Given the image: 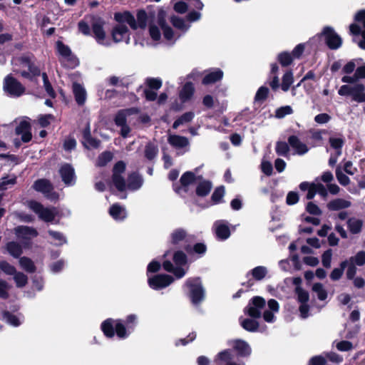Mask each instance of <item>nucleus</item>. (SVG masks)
<instances>
[{"instance_id":"f257e3e1","label":"nucleus","mask_w":365,"mask_h":365,"mask_svg":"<svg viewBox=\"0 0 365 365\" xmlns=\"http://www.w3.org/2000/svg\"><path fill=\"white\" fill-rule=\"evenodd\" d=\"M165 13L160 11L156 20L150 21L149 34L154 41H159L161 39L162 31L163 38L168 44L173 45L180 37V35L174 33L173 29L166 24L165 21Z\"/></svg>"},{"instance_id":"f03ea898","label":"nucleus","mask_w":365,"mask_h":365,"mask_svg":"<svg viewBox=\"0 0 365 365\" xmlns=\"http://www.w3.org/2000/svg\"><path fill=\"white\" fill-rule=\"evenodd\" d=\"M115 19L118 24L113 27L111 32L113 41L115 43L125 41L126 43H129L130 33L126 24L132 29H136L137 26L134 16L129 12L117 13L115 14Z\"/></svg>"},{"instance_id":"7ed1b4c3","label":"nucleus","mask_w":365,"mask_h":365,"mask_svg":"<svg viewBox=\"0 0 365 365\" xmlns=\"http://www.w3.org/2000/svg\"><path fill=\"white\" fill-rule=\"evenodd\" d=\"M125 170V164L122 162H118L113 168V182L115 187L119 191H123L126 187L131 190H136L139 189L143 185V179L140 175L136 173H133L129 175L128 179V184L126 185L121 174Z\"/></svg>"},{"instance_id":"20e7f679","label":"nucleus","mask_w":365,"mask_h":365,"mask_svg":"<svg viewBox=\"0 0 365 365\" xmlns=\"http://www.w3.org/2000/svg\"><path fill=\"white\" fill-rule=\"evenodd\" d=\"M356 24L349 26L350 33L355 36L354 41L358 46L365 50V10L359 11L355 15Z\"/></svg>"},{"instance_id":"39448f33","label":"nucleus","mask_w":365,"mask_h":365,"mask_svg":"<svg viewBox=\"0 0 365 365\" xmlns=\"http://www.w3.org/2000/svg\"><path fill=\"white\" fill-rule=\"evenodd\" d=\"M101 329L103 334L109 338L114 336V329L117 336L120 339L128 337L130 334L129 331H127L120 319H108L105 320L101 324Z\"/></svg>"},{"instance_id":"423d86ee","label":"nucleus","mask_w":365,"mask_h":365,"mask_svg":"<svg viewBox=\"0 0 365 365\" xmlns=\"http://www.w3.org/2000/svg\"><path fill=\"white\" fill-rule=\"evenodd\" d=\"M338 93L342 96H349L358 103L365 101V87L361 83L354 82L343 85L339 89Z\"/></svg>"},{"instance_id":"0eeeda50","label":"nucleus","mask_w":365,"mask_h":365,"mask_svg":"<svg viewBox=\"0 0 365 365\" xmlns=\"http://www.w3.org/2000/svg\"><path fill=\"white\" fill-rule=\"evenodd\" d=\"M173 261L176 267H174L173 264L170 261H165L163 264L164 269L173 273L177 278L183 277L186 273V270L182 267L187 263L185 254L182 251L175 252L173 255Z\"/></svg>"},{"instance_id":"6e6552de","label":"nucleus","mask_w":365,"mask_h":365,"mask_svg":"<svg viewBox=\"0 0 365 365\" xmlns=\"http://www.w3.org/2000/svg\"><path fill=\"white\" fill-rule=\"evenodd\" d=\"M184 287L187 290L192 304H197L204 299L205 290L200 278L187 279Z\"/></svg>"},{"instance_id":"1a4fd4ad","label":"nucleus","mask_w":365,"mask_h":365,"mask_svg":"<svg viewBox=\"0 0 365 365\" xmlns=\"http://www.w3.org/2000/svg\"><path fill=\"white\" fill-rule=\"evenodd\" d=\"M28 207L34 212L38 217L44 222H51L57 215V210L54 207H45L36 201L28 202Z\"/></svg>"},{"instance_id":"9d476101","label":"nucleus","mask_w":365,"mask_h":365,"mask_svg":"<svg viewBox=\"0 0 365 365\" xmlns=\"http://www.w3.org/2000/svg\"><path fill=\"white\" fill-rule=\"evenodd\" d=\"M14 234L24 247L28 248L31 245V240L37 237L38 232L34 227L21 225L14 228Z\"/></svg>"},{"instance_id":"9b49d317","label":"nucleus","mask_w":365,"mask_h":365,"mask_svg":"<svg viewBox=\"0 0 365 365\" xmlns=\"http://www.w3.org/2000/svg\"><path fill=\"white\" fill-rule=\"evenodd\" d=\"M4 90L11 96L19 97L24 93L25 88L12 76H7L4 79Z\"/></svg>"},{"instance_id":"f8f14e48","label":"nucleus","mask_w":365,"mask_h":365,"mask_svg":"<svg viewBox=\"0 0 365 365\" xmlns=\"http://www.w3.org/2000/svg\"><path fill=\"white\" fill-rule=\"evenodd\" d=\"M57 51L61 56V61L65 65L70 68L76 67L78 63V59L72 55L70 48L64 45L61 41L56 43Z\"/></svg>"},{"instance_id":"ddd939ff","label":"nucleus","mask_w":365,"mask_h":365,"mask_svg":"<svg viewBox=\"0 0 365 365\" xmlns=\"http://www.w3.org/2000/svg\"><path fill=\"white\" fill-rule=\"evenodd\" d=\"M265 306V300L261 297H253L247 307L245 309V313L252 318H259L261 317L262 309Z\"/></svg>"},{"instance_id":"4468645a","label":"nucleus","mask_w":365,"mask_h":365,"mask_svg":"<svg viewBox=\"0 0 365 365\" xmlns=\"http://www.w3.org/2000/svg\"><path fill=\"white\" fill-rule=\"evenodd\" d=\"M168 142L179 154H183L189 150L190 142L186 137L170 134Z\"/></svg>"},{"instance_id":"2eb2a0df","label":"nucleus","mask_w":365,"mask_h":365,"mask_svg":"<svg viewBox=\"0 0 365 365\" xmlns=\"http://www.w3.org/2000/svg\"><path fill=\"white\" fill-rule=\"evenodd\" d=\"M173 282V278L168 274H155L149 277L148 282L149 286L155 290L167 287Z\"/></svg>"},{"instance_id":"dca6fc26","label":"nucleus","mask_w":365,"mask_h":365,"mask_svg":"<svg viewBox=\"0 0 365 365\" xmlns=\"http://www.w3.org/2000/svg\"><path fill=\"white\" fill-rule=\"evenodd\" d=\"M34 188L42 192L47 198L56 200L58 198V194L53 190V186L50 182L45 179L36 180L34 184Z\"/></svg>"},{"instance_id":"f3484780","label":"nucleus","mask_w":365,"mask_h":365,"mask_svg":"<svg viewBox=\"0 0 365 365\" xmlns=\"http://www.w3.org/2000/svg\"><path fill=\"white\" fill-rule=\"evenodd\" d=\"M324 36L326 43L331 49H337L341 45V37L331 27H325L322 34Z\"/></svg>"},{"instance_id":"a211bd4d","label":"nucleus","mask_w":365,"mask_h":365,"mask_svg":"<svg viewBox=\"0 0 365 365\" xmlns=\"http://www.w3.org/2000/svg\"><path fill=\"white\" fill-rule=\"evenodd\" d=\"M103 23L101 20L94 21L92 24V29L96 41L103 46L110 45V40L106 38V33L103 29Z\"/></svg>"},{"instance_id":"6ab92c4d","label":"nucleus","mask_w":365,"mask_h":365,"mask_svg":"<svg viewBox=\"0 0 365 365\" xmlns=\"http://www.w3.org/2000/svg\"><path fill=\"white\" fill-rule=\"evenodd\" d=\"M59 173L63 182L67 185H72L75 182L76 177L74 169L68 164H64L59 170Z\"/></svg>"},{"instance_id":"aec40b11","label":"nucleus","mask_w":365,"mask_h":365,"mask_svg":"<svg viewBox=\"0 0 365 365\" xmlns=\"http://www.w3.org/2000/svg\"><path fill=\"white\" fill-rule=\"evenodd\" d=\"M139 110L136 108L121 110L115 117V125L118 127L127 124L129 117L132 115H138Z\"/></svg>"},{"instance_id":"412c9836","label":"nucleus","mask_w":365,"mask_h":365,"mask_svg":"<svg viewBox=\"0 0 365 365\" xmlns=\"http://www.w3.org/2000/svg\"><path fill=\"white\" fill-rule=\"evenodd\" d=\"M229 345L233 347V349L237 351L240 356H248L251 354V348L249 344L240 339L232 340L229 341Z\"/></svg>"},{"instance_id":"4be33fe9","label":"nucleus","mask_w":365,"mask_h":365,"mask_svg":"<svg viewBox=\"0 0 365 365\" xmlns=\"http://www.w3.org/2000/svg\"><path fill=\"white\" fill-rule=\"evenodd\" d=\"M213 230L217 238L226 240L230 235V231L227 222L224 220H217L213 225Z\"/></svg>"},{"instance_id":"5701e85b","label":"nucleus","mask_w":365,"mask_h":365,"mask_svg":"<svg viewBox=\"0 0 365 365\" xmlns=\"http://www.w3.org/2000/svg\"><path fill=\"white\" fill-rule=\"evenodd\" d=\"M199 178H197L195 174L192 172L185 173L180 178V187H175L174 189L178 193H181L182 191L186 192L187 187L193 183L197 182Z\"/></svg>"},{"instance_id":"b1692460","label":"nucleus","mask_w":365,"mask_h":365,"mask_svg":"<svg viewBox=\"0 0 365 365\" xmlns=\"http://www.w3.org/2000/svg\"><path fill=\"white\" fill-rule=\"evenodd\" d=\"M269 309L263 313V319L268 323H272L275 321L274 314L279 312V304L275 299H270L267 303Z\"/></svg>"},{"instance_id":"393cba45","label":"nucleus","mask_w":365,"mask_h":365,"mask_svg":"<svg viewBox=\"0 0 365 365\" xmlns=\"http://www.w3.org/2000/svg\"><path fill=\"white\" fill-rule=\"evenodd\" d=\"M215 361L217 362L224 363L225 365H245L244 362H236L233 361V354L230 349L220 352Z\"/></svg>"},{"instance_id":"a878e982","label":"nucleus","mask_w":365,"mask_h":365,"mask_svg":"<svg viewBox=\"0 0 365 365\" xmlns=\"http://www.w3.org/2000/svg\"><path fill=\"white\" fill-rule=\"evenodd\" d=\"M48 234L50 243L55 246H61L67 242L66 236L60 232L49 230Z\"/></svg>"},{"instance_id":"bb28decb","label":"nucleus","mask_w":365,"mask_h":365,"mask_svg":"<svg viewBox=\"0 0 365 365\" xmlns=\"http://www.w3.org/2000/svg\"><path fill=\"white\" fill-rule=\"evenodd\" d=\"M289 143L290 146L295 150L298 155H304L308 151L307 146L301 142L297 137L292 135L289 138Z\"/></svg>"},{"instance_id":"cd10ccee","label":"nucleus","mask_w":365,"mask_h":365,"mask_svg":"<svg viewBox=\"0 0 365 365\" xmlns=\"http://www.w3.org/2000/svg\"><path fill=\"white\" fill-rule=\"evenodd\" d=\"M360 78H365V64L361 66L358 65L354 76H345L342 78L341 81L344 83H352Z\"/></svg>"},{"instance_id":"c85d7f7f","label":"nucleus","mask_w":365,"mask_h":365,"mask_svg":"<svg viewBox=\"0 0 365 365\" xmlns=\"http://www.w3.org/2000/svg\"><path fill=\"white\" fill-rule=\"evenodd\" d=\"M109 213L115 220H123L127 216L125 207L118 204L113 205L109 210Z\"/></svg>"},{"instance_id":"c756f323","label":"nucleus","mask_w":365,"mask_h":365,"mask_svg":"<svg viewBox=\"0 0 365 365\" xmlns=\"http://www.w3.org/2000/svg\"><path fill=\"white\" fill-rule=\"evenodd\" d=\"M73 91L76 101L78 105L84 104L86 100V91L80 84L74 83L73 84Z\"/></svg>"},{"instance_id":"7c9ffc66","label":"nucleus","mask_w":365,"mask_h":365,"mask_svg":"<svg viewBox=\"0 0 365 365\" xmlns=\"http://www.w3.org/2000/svg\"><path fill=\"white\" fill-rule=\"evenodd\" d=\"M223 76V72L220 69H215L207 73L202 79V83L208 85L220 81Z\"/></svg>"},{"instance_id":"2f4dec72","label":"nucleus","mask_w":365,"mask_h":365,"mask_svg":"<svg viewBox=\"0 0 365 365\" xmlns=\"http://www.w3.org/2000/svg\"><path fill=\"white\" fill-rule=\"evenodd\" d=\"M3 319L6 323L14 327H19L24 321V317L21 314L15 315L8 312L4 313Z\"/></svg>"},{"instance_id":"473e14b6","label":"nucleus","mask_w":365,"mask_h":365,"mask_svg":"<svg viewBox=\"0 0 365 365\" xmlns=\"http://www.w3.org/2000/svg\"><path fill=\"white\" fill-rule=\"evenodd\" d=\"M351 205V203L349 200L337 198L329 202L327 205V207L331 210H339L341 209L349 207Z\"/></svg>"},{"instance_id":"72a5a7b5","label":"nucleus","mask_w":365,"mask_h":365,"mask_svg":"<svg viewBox=\"0 0 365 365\" xmlns=\"http://www.w3.org/2000/svg\"><path fill=\"white\" fill-rule=\"evenodd\" d=\"M194 86L192 83H186L180 91V98L182 102H185L191 98L194 93Z\"/></svg>"},{"instance_id":"f704fd0d","label":"nucleus","mask_w":365,"mask_h":365,"mask_svg":"<svg viewBox=\"0 0 365 365\" xmlns=\"http://www.w3.org/2000/svg\"><path fill=\"white\" fill-rule=\"evenodd\" d=\"M188 237L185 230L178 229L173 231L171 234V243L173 245H179L182 242H187Z\"/></svg>"},{"instance_id":"c9c22d12","label":"nucleus","mask_w":365,"mask_h":365,"mask_svg":"<svg viewBox=\"0 0 365 365\" xmlns=\"http://www.w3.org/2000/svg\"><path fill=\"white\" fill-rule=\"evenodd\" d=\"M240 322L241 326L245 330L251 332H255L259 331V324L254 319H240Z\"/></svg>"},{"instance_id":"e433bc0d","label":"nucleus","mask_w":365,"mask_h":365,"mask_svg":"<svg viewBox=\"0 0 365 365\" xmlns=\"http://www.w3.org/2000/svg\"><path fill=\"white\" fill-rule=\"evenodd\" d=\"M23 245L16 242H9L6 245V250L14 257H19L23 252Z\"/></svg>"},{"instance_id":"4c0bfd02","label":"nucleus","mask_w":365,"mask_h":365,"mask_svg":"<svg viewBox=\"0 0 365 365\" xmlns=\"http://www.w3.org/2000/svg\"><path fill=\"white\" fill-rule=\"evenodd\" d=\"M362 225V220L356 217L349 218L347 221L348 228L352 234L359 233L361 230Z\"/></svg>"},{"instance_id":"58836bf2","label":"nucleus","mask_w":365,"mask_h":365,"mask_svg":"<svg viewBox=\"0 0 365 365\" xmlns=\"http://www.w3.org/2000/svg\"><path fill=\"white\" fill-rule=\"evenodd\" d=\"M268 273V269L266 267L264 266H257L252 269L250 274L252 276L253 279L257 281H261L265 278ZM249 273L247 274V275Z\"/></svg>"},{"instance_id":"ea45409f","label":"nucleus","mask_w":365,"mask_h":365,"mask_svg":"<svg viewBox=\"0 0 365 365\" xmlns=\"http://www.w3.org/2000/svg\"><path fill=\"white\" fill-rule=\"evenodd\" d=\"M329 143L331 147L335 150L337 156H340L341 155V148L344 143V138L341 137H331L329 138Z\"/></svg>"},{"instance_id":"a19ab883","label":"nucleus","mask_w":365,"mask_h":365,"mask_svg":"<svg viewBox=\"0 0 365 365\" xmlns=\"http://www.w3.org/2000/svg\"><path fill=\"white\" fill-rule=\"evenodd\" d=\"M212 188V185L209 181L203 180L199 182L196 188V193L198 196H205L208 195Z\"/></svg>"},{"instance_id":"79ce46f5","label":"nucleus","mask_w":365,"mask_h":365,"mask_svg":"<svg viewBox=\"0 0 365 365\" xmlns=\"http://www.w3.org/2000/svg\"><path fill=\"white\" fill-rule=\"evenodd\" d=\"M171 22L176 29L181 30L183 32L187 31L190 27V24H187L182 19L178 16H173L171 18Z\"/></svg>"},{"instance_id":"37998d69","label":"nucleus","mask_w":365,"mask_h":365,"mask_svg":"<svg viewBox=\"0 0 365 365\" xmlns=\"http://www.w3.org/2000/svg\"><path fill=\"white\" fill-rule=\"evenodd\" d=\"M193 118L194 113L192 112L185 113L174 122L173 128L176 129L180 125L190 122Z\"/></svg>"},{"instance_id":"c03bdc74","label":"nucleus","mask_w":365,"mask_h":365,"mask_svg":"<svg viewBox=\"0 0 365 365\" xmlns=\"http://www.w3.org/2000/svg\"><path fill=\"white\" fill-rule=\"evenodd\" d=\"M19 264L21 268L28 272H34L36 270V267L33 261L26 257H21L19 259Z\"/></svg>"},{"instance_id":"a18cd8bd","label":"nucleus","mask_w":365,"mask_h":365,"mask_svg":"<svg viewBox=\"0 0 365 365\" xmlns=\"http://www.w3.org/2000/svg\"><path fill=\"white\" fill-rule=\"evenodd\" d=\"M150 17V16H148L145 11H139L137 14V21L135 20L137 28L145 29Z\"/></svg>"},{"instance_id":"49530a36","label":"nucleus","mask_w":365,"mask_h":365,"mask_svg":"<svg viewBox=\"0 0 365 365\" xmlns=\"http://www.w3.org/2000/svg\"><path fill=\"white\" fill-rule=\"evenodd\" d=\"M16 182V178L14 175H11L8 177L1 178L0 180V190H4Z\"/></svg>"},{"instance_id":"de8ad7c7","label":"nucleus","mask_w":365,"mask_h":365,"mask_svg":"<svg viewBox=\"0 0 365 365\" xmlns=\"http://www.w3.org/2000/svg\"><path fill=\"white\" fill-rule=\"evenodd\" d=\"M346 261L354 265L363 266L365 264V252L359 251L356 255L350 257L349 259Z\"/></svg>"},{"instance_id":"09e8293b","label":"nucleus","mask_w":365,"mask_h":365,"mask_svg":"<svg viewBox=\"0 0 365 365\" xmlns=\"http://www.w3.org/2000/svg\"><path fill=\"white\" fill-rule=\"evenodd\" d=\"M293 81V73L291 71L285 73L282 77V83L281 85L282 91H287L289 89L290 86L292 84Z\"/></svg>"},{"instance_id":"8fccbe9b","label":"nucleus","mask_w":365,"mask_h":365,"mask_svg":"<svg viewBox=\"0 0 365 365\" xmlns=\"http://www.w3.org/2000/svg\"><path fill=\"white\" fill-rule=\"evenodd\" d=\"M347 264V261H344L340 264L339 268H334L330 274V278L334 281L339 280L341 277Z\"/></svg>"},{"instance_id":"3c124183","label":"nucleus","mask_w":365,"mask_h":365,"mask_svg":"<svg viewBox=\"0 0 365 365\" xmlns=\"http://www.w3.org/2000/svg\"><path fill=\"white\" fill-rule=\"evenodd\" d=\"M158 152V147L152 143H148L146 145L145 148V156L148 160H153L154 159Z\"/></svg>"},{"instance_id":"603ef678","label":"nucleus","mask_w":365,"mask_h":365,"mask_svg":"<svg viewBox=\"0 0 365 365\" xmlns=\"http://www.w3.org/2000/svg\"><path fill=\"white\" fill-rule=\"evenodd\" d=\"M312 290L317 294L320 300H324L327 297V292L321 283H315L312 287Z\"/></svg>"},{"instance_id":"864d4df0","label":"nucleus","mask_w":365,"mask_h":365,"mask_svg":"<svg viewBox=\"0 0 365 365\" xmlns=\"http://www.w3.org/2000/svg\"><path fill=\"white\" fill-rule=\"evenodd\" d=\"M84 145L87 148H96L100 145V141L90 136L89 131L84 133Z\"/></svg>"},{"instance_id":"5fc2aeb1","label":"nucleus","mask_w":365,"mask_h":365,"mask_svg":"<svg viewBox=\"0 0 365 365\" xmlns=\"http://www.w3.org/2000/svg\"><path fill=\"white\" fill-rule=\"evenodd\" d=\"M14 275V279L16 282V284L18 287H24L28 281V278L26 274L22 272H16Z\"/></svg>"},{"instance_id":"6e6d98bb","label":"nucleus","mask_w":365,"mask_h":365,"mask_svg":"<svg viewBox=\"0 0 365 365\" xmlns=\"http://www.w3.org/2000/svg\"><path fill=\"white\" fill-rule=\"evenodd\" d=\"M293 113V110L290 106H285L277 108L275 111V117L277 118H282L287 115Z\"/></svg>"},{"instance_id":"4d7b16f0","label":"nucleus","mask_w":365,"mask_h":365,"mask_svg":"<svg viewBox=\"0 0 365 365\" xmlns=\"http://www.w3.org/2000/svg\"><path fill=\"white\" fill-rule=\"evenodd\" d=\"M225 195V190L223 187H217L212 195V201L214 204H217L221 202Z\"/></svg>"},{"instance_id":"13d9d810","label":"nucleus","mask_w":365,"mask_h":365,"mask_svg":"<svg viewBox=\"0 0 365 365\" xmlns=\"http://www.w3.org/2000/svg\"><path fill=\"white\" fill-rule=\"evenodd\" d=\"M289 146L284 142H278L276 145V152L279 155L287 156L289 153Z\"/></svg>"},{"instance_id":"bf43d9fd","label":"nucleus","mask_w":365,"mask_h":365,"mask_svg":"<svg viewBox=\"0 0 365 365\" xmlns=\"http://www.w3.org/2000/svg\"><path fill=\"white\" fill-rule=\"evenodd\" d=\"M278 60L282 66H286L292 63L293 57L291 53L284 52L279 54Z\"/></svg>"},{"instance_id":"052dcab7","label":"nucleus","mask_w":365,"mask_h":365,"mask_svg":"<svg viewBox=\"0 0 365 365\" xmlns=\"http://www.w3.org/2000/svg\"><path fill=\"white\" fill-rule=\"evenodd\" d=\"M297 299L301 304L307 303L309 300V294L300 287L296 288Z\"/></svg>"},{"instance_id":"680f3d73","label":"nucleus","mask_w":365,"mask_h":365,"mask_svg":"<svg viewBox=\"0 0 365 365\" xmlns=\"http://www.w3.org/2000/svg\"><path fill=\"white\" fill-rule=\"evenodd\" d=\"M332 257V252L331 250H327L324 252L322 257V262L324 267L329 268L331 267Z\"/></svg>"},{"instance_id":"e2e57ef3","label":"nucleus","mask_w":365,"mask_h":365,"mask_svg":"<svg viewBox=\"0 0 365 365\" xmlns=\"http://www.w3.org/2000/svg\"><path fill=\"white\" fill-rule=\"evenodd\" d=\"M336 176L339 182L342 185H346L349 183V178L342 173L339 168L336 170Z\"/></svg>"},{"instance_id":"0e129e2a","label":"nucleus","mask_w":365,"mask_h":365,"mask_svg":"<svg viewBox=\"0 0 365 365\" xmlns=\"http://www.w3.org/2000/svg\"><path fill=\"white\" fill-rule=\"evenodd\" d=\"M112 154L110 152H105L102 153L98 160V165L104 166L112 159Z\"/></svg>"},{"instance_id":"69168bd1","label":"nucleus","mask_w":365,"mask_h":365,"mask_svg":"<svg viewBox=\"0 0 365 365\" xmlns=\"http://www.w3.org/2000/svg\"><path fill=\"white\" fill-rule=\"evenodd\" d=\"M0 269L6 274L11 275L14 274L16 272L15 267L5 261L0 262Z\"/></svg>"},{"instance_id":"338daca9","label":"nucleus","mask_w":365,"mask_h":365,"mask_svg":"<svg viewBox=\"0 0 365 365\" xmlns=\"http://www.w3.org/2000/svg\"><path fill=\"white\" fill-rule=\"evenodd\" d=\"M76 146V141L73 138L68 137L65 139L63 143V148L66 151L73 150Z\"/></svg>"},{"instance_id":"774afa93","label":"nucleus","mask_w":365,"mask_h":365,"mask_svg":"<svg viewBox=\"0 0 365 365\" xmlns=\"http://www.w3.org/2000/svg\"><path fill=\"white\" fill-rule=\"evenodd\" d=\"M64 266L65 262L63 259H60L57 262L52 263L50 265V269L53 273H58L60 272L63 269Z\"/></svg>"}]
</instances>
